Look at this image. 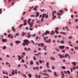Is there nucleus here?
<instances>
[{"label": "nucleus", "mask_w": 78, "mask_h": 78, "mask_svg": "<svg viewBox=\"0 0 78 78\" xmlns=\"http://www.w3.org/2000/svg\"><path fill=\"white\" fill-rule=\"evenodd\" d=\"M24 42L22 43V45L25 47V45H28V44H30V41H28V40L27 39H25L23 40Z\"/></svg>", "instance_id": "1"}, {"label": "nucleus", "mask_w": 78, "mask_h": 78, "mask_svg": "<svg viewBox=\"0 0 78 78\" xmlns=\"http://www.w3.org/2000/svg\"><path fill=\"white\" fill-rule=\"evenodd\" d=\"M48 37H44V41L46 42V43H49V44H50L51 43V39H49L48 40L46 41L47 40V39H48Z\"/></svg>", "instance_id": "2"}, {"label": "nucleus", "mask_w": 78, "mask_h": 78, "mask_svg": "<svg viewBox=\"0 0 78 78\" xmlns=\"http://www.w3.org/2000/svg\"><path fill=\"white\" fill-rule=\"evenodd\" d=\"M50 33V32L48 30H47L46 32L45 33H44L43 34L42 36L43 37H45V36H47L48 34H49Z\"/></svg>", "instance_id": "3"}, {"label": "nucleus", "mask_w": 78, "mask_h": 78, "mask_svg": "<svg viewBox=\"0 0 78 78\" xmlns=\"http://www.w3.org/2000/svg\"><path fill=\"white\" fill-rule=\"evenodd\" d=\"M58 56H59L60 58H65L64 55V54L61 55V54H59L58 55Z\"/></svg>", "instance_id": "4"}, {"label": "nucleus", "mask_w": 78, "mask_h": 78, "mask_svg": "<svg viewBox=\"0 0 78 78\" xmlns=\"http://www.w3.org/2000/svg\"><path fill=\"white\" fill-rule=\"evenodd\" d=\"M31 37V35H30V33H28L27 35L26 36V37H27V38H29Z\"/></svg>", "instance_id": "5"}, {"label": "nucleus", "mask_w": 78, "mask_h": 78, "mask_svg": "<svg viewBox=\"0 0 78 78\" xmlns=\"http://www.w3.org/2000/svg\"><path fill=\"white\" fill-rule=\"evenodd\" d=\"M59 48H60V49H64V46H60Z\"/></svg>", "instance_id": "6"}, {"label": "nucleus", "mask_w": 78, "mask_h": 78, "mask_svg": "<svg viewBox=\"0 0 78 78\" xmlns=\"http://www.w3.org/2000/svg\"><path fill=\"white\" fill-rule=\"evenodd\" d=\"M61 73L62 74V78H64V77H65V75H64V74L63 73V72L62 71L61 72Z\"/></svg>", "instance_id": "7"}, {"label": "nucleus", "mask_w": 78, "mask_h": 78, "mask_svg": "<svg viewBox=\"0 0 78 78\" xmlns=\"http://www.w3.org/2000/svg\"><path fill=\"white\" fill-rule=\"evenodd\" d=\"M18 57L19 58L18 59L19 61H20V59H22V57H21L20 55H18Z\"/></svg>", "instance_id": "8"}, {"label": "nucleus", "mask_w": 78, "mask_h": 78, "mask_svg": "<svg viewBox=\"0 0 78 78\" xmlns=\"http://www.w3.org/2000/svg\"><path fill=\"white\" fill-rule=\"evenodd\" d=\"M2 41L3 42H6V41H7V39H3L2 40Z\"/></svg>", "instance_id": "9"}, {"label": "nucleus", "mask_w": 78, "mask_h": 78, "mask_svg": "<svg viewBox=\"0 0 78 78\" xmlns=\"http://www.w3.org/2000/svg\"><path fill=\"white\" fill-rule=\"evenodd\" d=\"M46 66L47 67V68H50V67L48 66H49V63H48V62H47Z\"/></svg>", "instance_id": "10"}, {"label": "nucleus", "mask_w": 78, "mask_h": 78, "mask_svg": "<svg viewBox=\"0 0 78 78\" xmlns=\"http://www.w3.org/2000/svg\"><path fill=\"white\" fill-rule=\"evenodd\" d=\"M27 21V20H25L24 22V23L23 24V26H25L27 25V22L26 21Z\"/></svg>", "instance_id": "11"}, {"label": "nucleus", "mask_w": 78, "mask_h": 78, "mask_svg": "<svg viewBox=\"0 0 78 78\" xmlns=\"http://www.w3.org/2000/svg\"><path fill=\"white\" fill-rule=\"evenodd\" d=\"M36 14H37L36 16H35V17H38L39 16V12H37L36 13Z\"/></svg>", "instance_id": "12"}, {"label": "nucleus", "mask_w": 78, "mask_h": 78, "mask_svg": "<svg viewBox=\"0 0 78 78\" xmlns=\"http://www.w3.org/2000/svg\"><path fill=\"white\" fill-rule=\"evenodd\" d=\"M12 75H15V72H14V71L12 70V72L11 73Z\"/></svg>", "instance_id": "13"}, {"label": "nucleus", "mask_w": 78, "mask_h": 78, "mask_svg": "<svg viewBox=\"0 0 78 78\" xmlns=\"http://www.w3.org/2000/svg\"><path fill=\"white\" fill-rule=\"evenodd\" d=\"M12 31H14V32H15V31H16V30H15V29L14 28V27H12Z\"/></svg>", "instance_id": "14"}, {"label": "nucleus", "mask_w": 78, "mask_h": 78, "mask_svg": "<svg viewBox=\"0 0 78 78\" xmlns=\"http://www.w3.org/2000/svg\"><path fill=\"white\" fill-rule=\"evenodd\" d=\"M67 56L69 57L70 56V55H69V54H66V55H65V56L66 58H67Z\"/></svg>", "instance_id": "15"}, {"label": "nucleus", "mask_w": 78, "mask_h": 78, "mask_svg": "<svg viewBox=\"0 0 78 78\" xmlns=\"http://www.w3.org/2000/svg\"><path fill=\"white\" fill-rule=\"evenodd\" d=\"M33 23H31L30 25V28H32L33 27Z\"/></svg>", "instance_id": "16"}, {"label": "nucleus", "mask_w": 78, "mask_h": 78, "mask_svg": "<svg viewBox=\"0 0 78 78\" xmlns=\"http://www.w3.org/2000/svg\"><path fill=\"white\" fill-rule=\"evenodd\" d=\"M15 42L17 44H20V41H15Z\"/></svg>", "instance_id": "17"}, {"label": "nucleus", "mask_w": 78, "mask_h": 78, "mask_svg": "<svg viewBox=\"0 0 78 78\" xmlns=\"http://www.w3.org/2000/svg\"><path fill=\"white\" fill-rule=\"evenodd\" d=\"M22 36H25V34H26V33H25L23 32H22Z\"/></svg>", "instance_id": "18"}, {"label": "nucleus", "mask_w": 78, "mask_h": 78, "mask_svg": "<svg viewBox=\"0 0 78 78\" xmlns=\"http://www.w3.org/2000/svg\"><path fill=\"white\" fill-rule=\"evenodd\" d=\"M62 69L65 70V69H66V67H65V66H62Z\"/></svg>", "instance_id": "19"}, {"label": "nucleus", "mask_w": 78, "mask_h": 78, "mask_svg": "<svg viewBox=\"0 0 78 78\" xmlns=\"http://www.w3.org/2000/svg\"><path fill=\"white\" fill-rule=\"evenodd\" d=\"M50 58L51 59H52V60H54V61H55V59L54 58L51 57Z\"/></svg>", "instance_id": "20"}, {"label": "nucleus", "mask_w": 78, "mask_h": 78, "mask_svg": "<svg viewBox=\"0 0 78 78\" xmlns=\"http://www.w3.org/2000/svg\"><path fill=\"white\" fill-rule=\"evenodd\" d=\"M54 31H52L51 33V35H53L54 34Z\"/></svg>", "instance_id": "21"}, {"label": "nucleus", "mask_w": 78, "mask_h": 78, "mask_svg": "<svg viewBox=\"0 0 78 78\" xmlns=\"http://www.w3.org/2000/svg\"><path fill=\"white\" fill-rule=\"evenodd\" d=\"M54 74L55 76L57 77V73H56V72H54Z\"/></svg>", "instance_id": "22"}, {"label": "nucleus", "mask_w": 78, "mask_h": 78, "mask_svg": "<svg viewBox=\"0 0 78 78\" xmlns=\"http://www.w3.org/2000/svg\"><path fill=\"white\" fill-rule=\"evenodd\" d=\"M24 50H25V51H28V50L27 49V48L26 47H25L24 48Z\"/></svg>", "instance_id": "23"}, {"label": "nucleus", "mask_w": 78, "mask_h": 78, "mask_svg": "<svg viewBox=\"0 0 78 78\" xmlns=\"http://www.w3.org/2000/svg\"><path fill=\"white\" fill-rule=\"evenodd\" d=\"M48 16L47 14H45V18H48Z\"/></svg>", "instance_id": "24"}, {"label": "nucleus", "mask_w": 78, "mask_h": 78, "mask_svg": "<svg viewBox=\"0 0 78 78\" xmlns=\"http://www.w3.org/2000/svg\"><path fill=\"white\" fill-rule=\"evenodd\" d=\"M60 44H63L64 43V41H62L60 42Z\"/></svg>", "instance_id": "25"}, {"label": "nucleus", "mask_w": 78, "mask_h": 78, "mask_svg": "<svg viewBox=\"0 0 78 78\" xmlns=\"http://www.w3.org/2000/svg\"><path fill=\"white\" fill-rule=\"evenodd\" d=\"M41 47H44V44L43 43H42L41 44Z\"/></svg>", "instance_id": "26"}, {"label": "nucleus", "mask_w": 78, "mask_h": 78, "mask_svg": "<svg viewBox=\"0 0 78 78\" xmlns=\"http://www.w3.org/2000/svg\"><path fill=\"white\" fill-rule=\"evenodd\" d=\"M72 64H73V65H74V66H76V62H73Z\"/></svg>", "instance_id": "27"}, {"label": "nucleus", "mask_w": 78, "mask_h": 78, "mask_svg": "<svg viewBox=\"0 0 78 78\" xmlns=\"http://www.w3.org/2000/svg\"><path fill=\"white\" fill-rule=\"evenodd\" d=\"M73 70H75V69H76V67H75V66H74L73 67Z\"/></svg>", "instance_id": "28"}, {"label": "nucleus", "mask_w": 78, "mask_h": 78, "mask_svg": "<svg viewBox=\"0 0 78 78\" xmlns=\"http://www.w3.org/2000/svg\"><path fill=\"white\" fill-rule=\"evenodd\" d=\"M6 48V46H4L3 47V49L4 50H5Z\"/></svg>", "instance_id": "29"}, {"label": "nucleus", "mask_w": 78, "mask_h": 78, "mask_svg": "<svg viewBox=\"0 0 78 78\" xmlns=\"http://www.w3.org/2000/svg\"><path fill=\"white\" fill-rule=\"evenodd\" d=\"M67 73H68V75H70V71L69 70L67 71Z\"/></svg>", "instance_id": "30"}, {"label": "nucleus", "mask_w": 78, "mask_h": 78, "mask_svg": "<svg viewBox=\"0 0 78 78\" xmlns=\"http://www.w3.org/2000/svg\"><path fill=\"white\" fill-rule=\"evenodd\" d=\"M39 62L41 64H42V61L41 60H39Z\"/></svg>", "instance_id": "31"}, {"label": "nucleus", "mask_w": 78, "mask_h": 78, "mask_svg": "<svg viewBox=\"0 0 78 78\" xmlns=\"http://www.w3.org/2000/svg\"><path fill=\"white\" fill-rule=\"evenodd\" d=\"M45 14H43L42 16V17L43 18H44L45 17Z\"/></svg>", "instance_id": "32"}, {"label": "nucleus", "mask_w": 78, "mask_h": 78, "mask_svg": "<svg viewBox=\"0 0 78 78\" xmlns=\"http://www.w3.org/2000/svg\"><path fill=\"white\" fill-rule=\"evenodd\" d=\"M11 34H10L8 35V37L9 38H10V37H11Z\"/></svg>", "instance_id": "33"}, {"label": "nucleus", "mask_w": 78, "mask_h": 78, "mask_svg": "<svg viewBox=\"0 0 78 78\" xmlns=\"http://www.w3.org/2000/svg\"><path fill=\"white\" fill-rule=\"evenodd\" d=\"M31 42L33 44L35 45V43H34V41H32Z\"/></svg>", "instance_id": "34"}, {"label": "nucleus", "mask_w": 78, "mask_h": 78, "mask_svg": "<svg viewBox=\"0 0 78 78\" xmlns=\"http://www.w3.org/2000/svg\"><path fill=\"white\" fill-rule=\"evenodd\" d=\"M30 65H33V62H30Z\"/></svg>", "instance_id": "35"}, {"label": "nucleus", "mask_w": 78, "mask_h": 78, "mask_svg": "<svg viewBox=\"0 0 78 78\" xmlns=\"http://www.w3.org/2000/svg\"><path fill=\"white\" fill-rule=\"evenodd\" d=\"M55 32L56 34H58L59 32L57 30H55Z\"/></svg>", "instance_id": "36"}, {"label": "nucleus", "mask_w": 78, "mask_h": 78, "mask_svg": "<svg viewBox=\"0 0 78 78\" xmlns=\"http://www.w3.org/2000/svg\"><path fill=\"white\" fill-rule=\"evenodd\" d=\"M48 72H50V73H51L52 71L50 69H48Z\"/></svg>", "instance_id": "37"}, {"label": "nucleus", "mask_w": 78, "mask_h": 78, "mask_svg": "<svg viewBox=\"0 0 78 78\" xmlns=\"http://www.w3.org/2000/svg\"><path fill=\"white\" fill-rule=\"evenodd\" d=\"M63 11L62 10H59V12H60V13H61V14H62Z\"/></svg>", "instance_id": "38"}, {"label": "nucleus", "mask_w": 78, "mask_h": 78, "mask_svg": "<svg viewBox=\"0 0 78 78\" xmlns=\"http://www.w3.org/2000/svg\"><path fill=\"white\" fill-rule=\"evenodd\" d=\"M36 22L37 23H40V21H37Z\"/></svg>", "instance_id": "39"}, {"label": "nucleus", "mask_w": 78, "mask_h": 78, "mask_svg": "<svg viewBox=\"0 0 78 78\" xmlns=\"http://www.w3.org/2000/svg\"><path fill=\"white\" fill-rule=\"evenodd\" d=\"M22 26H23V24H20V26L19 27V28H21V27H22Z\"/></svg>", "instance_id": "40"}, {"label": "nucleus", "mask_w": 78, "mask_h": 78, "mask_svg": "<svg viewBox=\"0 0 78 78\" xmlns=\"http://www.w3.org/2000/svg\"><path fill=\"white\" fill-rule=\"evenodd\" d=\"M57 30H59V28L57 27L55 28V31H57Z\"/></svg>", "instance_id": "41"}, {"label": "nucleus", "mask_w": 78, "mask_h": 78, "mask_svg": "<svg viewBox=\"0 0 78 78\" xmlns=\"http://www.w3.org/2000/svg\"><path fill=\"white\" fill-rule=\"evenodd\" d=\"M30 21H31V19H29L28 20V21H27V23L30 22Z\"/></svg>", "instance_id": "42"}, {"label": "nucleus", "mask_w": 78, "mask_h": 78, "mask_svg": "<svg viewBox=\"0 0 78 78\" xmlns=\"http://www.w3.org/2000/svg\"><path fill=\"white\" fill-rule=\"evenodd\" d=\"M28 50H29V51H31V50L29 48H28Z\"/></svg>", "instance_id": "43"}, {"label": "nucleus", "mask_w": 78, "mask_h": 78, "mask_svg": "<svg viewBox=\"0 0 78 78\" xmlns=\"http://www.w3.org/2000/svg\"><path fill=\"white\" fill-rule=\"evenodd\" d=\"M21 61L22 62H23V63H24V62H25V61H24V60H23V59H22L21 60Z\"/></svg>", "instance_id": "44"}, {"label": "nucleus", "mask_w": 78, "mask_h": 78, "mask_svg": "<svg viewBox=\"0 0 78 78\" xmlns=\"http://www.w3.org/2000/svg\"><path fill=\"white\" fill-rule=\"evenodd\" d=\"M33 9H34V10H35L36 11H37V9H36V8H34Z\"/></svg>", "instance_id": "45"}, {"label": "nucleus", "mask_w": 78, "mask_h": 78, "mask_svg": "<svg viewBox=\"0 0 78 78\" xmlns=\"http://www.w3.org/2000/svg\"><path fill=\"white\" fill-rule=\"evenodd\" d=\"M24 66L25 67H26V68H27V69H28V66H27L26 65H24Z\"/></svg>", "instance_id": "46"}, {"label": "nucleus", "mask_w": 78, "mask_h": 78, "mask_svg": "<svg viewBox=\"0 0 78 78\" xmlns=\"http://www.w3.org/2000/svg\"><path fill=\"white\" fill-rule=\"evenodd\" d=\"M29 76L30 77V78H31V75L30 74H29Z\"/></svg>", "instance_id": "47"}, {"label": "nucleus", "mask_w": 78, "mask_h": 78, "mask_svg": "<svg viewBox=\"0 0 78 78\" xmlns=\"http://www.w3.org/2000/svg\"><path fill=\"white\" fill-rule=\"evenodd\" d=\"M65 11H68V9H67V8H65Z\"/></svg>", "instance_id": "48"}, {"label": "nucleus", "mask_w": 78, "mask_h": 78, "mask_svg": "<svg viewBox=\"0 0 78 78\" xmlns=\"http://www.w3.org/2000/svg\"><path fill=\"white\" fill-rule=\"evenodd\" d=\"M34 53H37V51H36V50H34V51H33Z\"/></svg>", "instance_id": "49"}, {"label": "nucleus", "mask_w": 78, "mask_h": 78, "mask_svg": "<svg viewBox=\"0 0 78 78\" xmlns=\"http://www.w3.org/2000/svg\"><path fill=\"white\" fill-rule=\"evenodd\" d=\"M16 36H19V33H17L16 34Z\"/></svg>", "instance_id": "50"}, {"label": "nucleus", "mask_w": 78, "mask_h": 78, "mask_svg": "<svg viewBox=\"0 0 78 78\" xmlns=\"http://www.w3.org/2000/svg\"><path fill=\"white\" fill-rule=\"evenodd\" d=\"M36 64L37 65H38V66H39V63H38V62H36Z\"/></svg>", "instance_id": "51"}, {"label": "nucleus", "mask_w": 78, "mask_h": 78, "mask_svg": "<svg viewBox=\"0 0 78 78\" xmlns=\"http://www.w3.org/2000/svg\"><path fill=\"white\" fill-rule=\"evenodd\" d=\"M41 11V12H42V11H44V9H40Z\"/></svg>", "instance_id": "52"}, {"label": "nucleus", "mask_w": 78, "mask_h": 78, "mask_svg": "<svg viewBox=\"0 0 78 78\" xmlns=\"http://www.w3.org/2000/svg\"><path fill=\"white\" fill-rule=\"evenodd\" d=\"M6 57L7 58H9V55H7Z\"/></svg>", "instance_id": "53"}, {"label": "nucleus", "mask_w": 78, "mask_h": 78, "mask_svg": "<svg viewBox=\"0 0 78 78\" xmlns=\"http://www.w3.org/2000/svg\"><path fill=\"white\" fill-rule=\"evenodd\" d=\"M70 70H71V72H73V69L72 68H70Z\"/></svg>", "instance_id": "54"}, {"label": "nucleus", "mask_w": 78, "mask_h": 78, "mask_svg": "<svg viewBox=\"0 0 78 78\" xmlns=\"http://www.w3.org/2000/svg\"><path fill=\"white\" fill-rule=\"evenodd\" d=\"M44 18H41V22H43V20H44Z\"/></svg>", "instance_id": "55"}, {"label": "nucleus", "mask_w": 78, "mask_h": 78, "mask_svg": "<svg viewBox=\"0 0 78 78\" xmlns=\"http://www.w3.org/2000/svg\"><path fill=\"white\" fill-rule=\"evenodd\" d=\"M55 50H56V51H57L59 52V50H58V49L57 48H55Z\"/></svg>", "instance_id": "56"}, {"label": "nucleus", "mask_w": 78, "mask_h": 78, "mask_svg": "<svg viewBox=\"0 0 78 78\" xmlns=\"http://www.w3.org/2000/svg\"><path fill=\"white\" fill-rule=\"evenodd\" d=\"M4 35L6 36H7V34H6V33H5L4 34Z\"/></svg>", "instance_id": "57"}, {"label": "nucleus", "mask_w": 78, "mask_h": 78, "mask_svg": "<svg viewBox=\"0 0 78 78\" xmlns=\"http://www.w3.org/2000/svg\"><path fill=\"white\" fill-rule=\"evenodd\" d=\"M55 53H56V52H53V55H55Z\"/></svg>", "instance_id": "58"}, {"label": "nucleus", "mask_w": 78, "mask_h": 78, "mask_svg": "<svg viewBox=\"0 0 78 78\" xmlns=\"http://www.w3.org/2000/svg\"><path fill=\"white\" fill-rule=\"evenodd\" d=\"M26 13V12H23V15H24V14H25Z\"/></svg>", "instance_id": "59"}, {"label": "nucleus", "mask_w": 78, "mask_h": 78, "mask_svg": "<svg viewBox=\"0 0 78 78\" xmlns=\"http://www.w3.org/2000/svg\"><path fill=\"white\" fill-rule=\"evenodd\" d=\"M0 14H2V9H0Z\"/></svg>", "instance_id": "60"}, {"label": "nucleus", "mask_w": 78, "mask_h": 78, "mask_svg": "<svg viewBox=\"0 0 78 78\" xmlns=\"http://www.w3.org/2000/svg\"><path fill=\"white\" fill-rule=\"evenodd\" d=\"M52 12H53V13H56V11H54Z\"/></svg>", "instance_id": "61"}, {"label": "nucleus", "mask_w": 78, "mask_h": 78, "mask_svg": "<svg viewBox=\"0 0 78 78\" xmlns=\"http://www.w3.org/2000/svg\"><path fill=\"white\" fill-rule=\"evenodd\" d=\"M74 47L75 49H76H76H77V50H78V48H77L76 47H75V46Z\"/></svg>", "instance_id": "62"}, {"label": "nucleus", "mask_w": 78, "mask_h": 78, "mask_svg": "<svg viewBox=\"0 0 78 78\" xmlns=\"http://www.w3.org/2000/svg\"><path fill=\"white\" fill-rule=\"evenodd\" d=\"M78 20L77 19H76L75 20V22H78Z\"/></svg>", "instance_id": "63"}, {"label": "nucleus", "mask_w": 78, "mask_h": 78, "mask_svg": "<svg viewBox=\"0 0 78 78\" xmlns=\"http://www.w3.org/2000/svg\"><path fill=\"white\" fill-rule=\"evenodd\" d=\"M52 69H55V67L52 66Z\"/></svg>", "instance_id": "64"}]
</instances>
